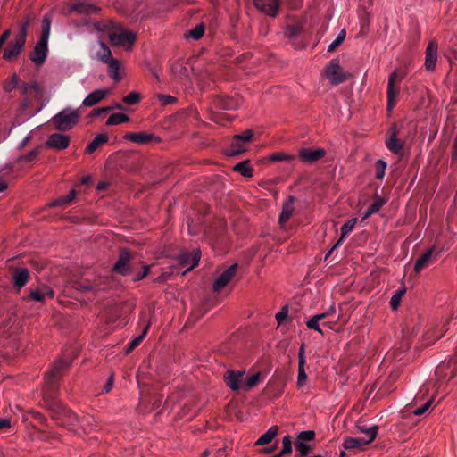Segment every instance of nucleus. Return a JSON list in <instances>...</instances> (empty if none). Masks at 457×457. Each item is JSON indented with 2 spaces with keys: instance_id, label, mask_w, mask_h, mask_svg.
Instances as JSON below:
<instances>
[{
  "instance_id": "obj_62",
  "label": "nucleus",
  "mask_w": 457,
  "mask_h": 457,
  "mask_svg": "<svg viewBox=\"0 0 457 457\" xmlns=\"http://www.w3.org/2000/svg\"><path fill=\"white\" fill-rule=\"evenodd\" d=\"M67 204H69V203L67 202L66 197L65 196H62V197H60L58 199H55L53 202H51L49 204V205L54 207V206H62V205H65Z\"/></svg>"
},
{
  "instance_id": "obj_47",
  "label": "nucleus",
  "mask_w": 457,
  "mask_h": 457,
  "mask_svg": "<svg viewBox=\"0 0 457 457\" xmlns=\"http://www.w3.org/2000/svg\"><path fill=\"white\" fill-rule=\"evenodd\" d=\"M155 98L162 105H169L176 101V98L170 95L156 94Z\"/></svg>"
},
{
  "instance_id": "obj_37",
  "label": "nucleus",
  "mask_w": 457,
  "mask_h": 457,
  "mask_svg": "<svg viewBox=\"0 0 457 457\" xmlns=\"http://www.w3.org/2000/svg\"><path fill=\"white\" fill-rule=\"evenodd\" d=\"M129 116L125 113L116 112L110 115L108 118L106 124L107 125H118L120 123L127 122L129 120Z\"/></svg>"
},
{
  "instance_id": "obj_34",
  "label": "nucleus",
  "mask_w": 457,
  "mask_h": 457,
  "mask_svg": "<svg viewBox=\"0 0 457 457\" xmlns=\"http://www.w3.org/2000/svg\"><path fill=\"white\" fill-rule=\"evenodd\" d=\"M357 430L366 435V440H370V444L376 438L378 435V426L365 427L357 425Z\"/></svg>"
},
{
  "instance_id": "obj_31",
  "label": "nucleus",
  "mask_w": 457,
  "mask_h": 457,
  "mask_svg": "<svg viewBox=\"0 0 457 457\" xmlns=\"http://www.w3.org/2000/svg\"><path fill=\"white\" fill-rule=\"evenodd\" d=\"M385 204V201L379 196L376 195L373 203L368 207L362 216V220L368 219L370 216L375 214Z\"/></svg>"
},
{
  "instance_id": "obj_17",
  "label": "nucleus",
  "mask_w": 457,
  "mask_h": 457,
  "mask_svg": "<svg viewBox=\"0 0 457 457\" xmlns=\"http://www.w3.org/2000/svg\"><path fill=\"white\" fill-rule=\"evenodd\" d=\"M215 104L216 108L221 110H235L240 106L241 101L234 96H222L216 101Z\"/></svg>"
},
{
  "instance_id": "obj_24",
  "label": "nucleus",
  "mask_w": 457,
  "mask_h": 457,
  "mask_svg": "<svg viewBox=\"0 0 457 457\" xmlns=\"http://www.w3.org/2000/svg\"><path fill=\"white\" fill-rule=\"evenodd\" d=\"M104 63L107 64L109 76L115 81H120L121 79V76L119 72L121 66L120 62L116 58H112Z\"/></svg>"
},
{
  "instance_id": "obj_58",
  "label": "nucleus",
  "mask_w": 457,
  "mask_h": 457,
  "mask_svg": "<svg viewBox=\"0 0 457 457\" xmlns=\"http://www.w3.org/2000/svg\"><path fill=\"white\" fill-rule=\"evenodd\" d=\"M76 288L79 290H81V291H95L96 290L95 287L92 284L87 283V282L77 283Z\"/></svg>"
},
{
  "instance_id": "obj_30",
  "label": "nucleus",
  "mask_w": 457,
  "mask_h": 457,
  "mask_svg": "<svg viewBox=\"0 0 457 457\" xmlns=\"http://www.w3.org/2000/svg\"><path fill=\"white\" fill-rule=\"evenodd\" d=\"M357 223V219L353 218L347 220L340 228L341 230V237L337 240V242L335 244V247H337L344 240V237L349 235L354 228L355 225Z\"/></svg>"
},
{
  "instance_id": "obj_32",
  "label": "nucleus",
  "mask_w": 457,
  "mask_h": 457,
  "mask_svg": "<svg viewBox=\"0 0 457 457\" xmlns=\"http://www.w3.org/2000/svg\"><path fill=\"white\" fill-rule=\"evenodd\" d=\"M51 23H52V16L46 14L43 17L41 23V35L40 40L47 41L49 39L50 31H51Z\"/></svg>"
},
{
  "instance_id": "obj_50",
  "label": "nucleus",
  "mask_w": 457,
  "mask_h": 457,
  "mask_svg": "<svg viewBox=\"0 0 457 457\" xmlns=\"http://www.w3.org/2000/svg\"><path fill=\"white\" fill-rule=\"evenodd\" d=\"M315 437V433L312 430L302 431L297 436V442H308L312 441Z\"/></svg>"
},
{
  "instance_id": "obj_26",
  "label": "nucleus",
  "mask_w": 457,
  "mask_h": 457,
  "mask_svg": "<svg viewBox=\"0 0 457 457\" xmlns=\"http://www.w3.org/2000/svg\"><path fill=\"white\" fill-rule=\"evenodd\" d=\"M245 151L246 144L234 137L229 148L226 150V154L228 156H236Z\"/></svg>"
},
{
  "instance_id": "obj_23",
  "label": "nucleus",
  "mask_w": 457,
  "mask_h": 457,
  "mask_svg": "<svg viewBox=\"0 0 457 457\" xmlns=\"http://www.w3.org/2000/svg\"><path fill=\"white\" fill-rule=\"evenodd\" d=\"M370 444V440L365 437H346L344 440L343 446L346 450L362 449L363 446Z\"/></svg>"
},
{
  "instance_id": "obj_63",
  "label": "nucleus",
  "mask_w": 457,
  "mask_h": 457,
  "mask_svg": "<svg viewBox=\"0 0 457 457\" xmlns=\"http://www.w3.org/2000/svg\"><path fill=\"white\" fill-rule=\"evenodd\" d=\"M113 383H114V377H113V375H110L106 381L105 386L103 388L104 392H105V393L110 392L113 386Z\"/></svg>"
},
{
  "instance_id": "obj_49",
  "label": "nucleus",
  "mask_w": 457,
  "mask_h": 457,
  "mask_svg": "<svg viewBox=\"0 0 457 457\" xmlns=\"http://www.w3.org/2000/svg\"><path fill=\"white\" fill-rule=\"evenodd\" d=\"M139 100H140V96L137 92H131L123 97V102L129 105L136 104L137 103L139 102Z\"/></svg>"
},
{
  "instance_id": "obj_61",
  "label": "nucleus",
  "mask_w": 457,
  "mask_h": 457,
  "mask_svg": "<svg viewBox=\"0 0 457 457\" xmlns=\"http://www.w3.org/2000/svg\"><path fill=\"white\" fill-rule=\"evenodd\" d=\"M30 296L33 300H35L37 302H42L45 300L44 295H42L39 289L31 290Z\"/></svg>"
},
{
  "instance_id": "obj_59",
  "label": "nucleus",
  "mask_w": 457,
  "mask_h": 457,
  "mask_svg": "<svg viewBox=\"0 0 457 457\" xmlns=\"http://www.w3.org/2000/svg\"><path fill=\"white\" fill-rule=\"evenodd\" d=\"M27 29L26 25H20V33L15 37L16 40H21L23 45H25L26 36H27Z\"/></svg>"
},
{
  "instance_id": "obj_51",
  "label": "nucleus",
  "mask_w": 457,
  "mask_h": 457,
  "mask_svg": "<svg viewBox=\"0 0 457 457\" xmlns=\"http://www.w3.org/2000/svg\"><path fill=\"white\" fill-rule=\"evenodd\" d=\"M292 452V442L289 436H285L282 439L281 454H287Z\"/></svg>"
},
{
  "instance_id": "obj_28",
  "label": "nucleus",
  "mask_w": 457,
  "mask_h": 457,
  "mask_svg": "<svg viewBox=\"0 0 457 457\" xmlns=\"http://www.w3.org/2000/svg\"><path fill=\"white\" fill-rule=\"evenodd\" d=\"M278 427L271 426L263 435H262L255 442L256 445H264L270 444L278 435Z\"/></svg>"
},
{
  "instance_id": "obj_11",
  "label": "nucleus",
  "mask_w": 457,
  "mask_h": 457,
  "mask_svg": "<svg viewBox=\"0 0 457 457\" xmlns=\"http://www.w3.org/2000/svg\"><path fill=\"white\" fill-rule=\"evenodd\" d=\"M437 61V44L436 41H430L426 48L425 68L428 71H434Z\"/></svg>"
},
{
  "instance_id": "obj_53",
  "label": "nucleus",
  "mask_w": 457,
  "mask_h": 457,
  "mask_svg": "<svg viewBox=\"0 0 457 457\" xmlns=\"http://www.w3.org/2000/svg\"><path fill=\"white\" fill-rule=\"evenodd\" d=\"M318 319L315 316H312L309 320L306 322V326L310 329H313L319 333L322 334V330L320 328Z\"/></svg>"
},
{
  "instance_id": "obj_44",
  "label": "nucleus",
  "mask_w": 457,
  "mask_h": 457,
  "mask_svg": "<svg viewBox=\"0 0 457 457\" xmlns=\"http://www.w3.org/2000/svg\"><path fill=\"white\" fill-rule=\"evenodd\" d=\"M404 294V290L396 291L390 299V306L393 310H396L399 307L402 297Z\"/></svg>"
},
{
  "instance_id": "obj_33",
  "label": "nucleus",
  "mask_w": 457,
  "mask_h": 457,
  "mask_svg": "<svg viewBox=\"0 0 457 457\" xmlns=\"http://www.w3.org/2000/svg\"><path fill=\"white\" fill-rule=\"evenodd\" d=\"M94 26L96 30L105 33L109 37L110 32L114 31L118 25L112 21H104L96 22Z\"/></svg>"
},
{
  "instance_id": "obj_22",
  "label": "nucleus",
  "mask_w": 457,
  "mask_h": 457,
  "mask_svg": "<svg viewBox=\"0 0 457 457\" xmlns=\"http://www.w3.org/2000/svg\"><path fill=\"white\" fill-rule=\"evenodd\" d=\"M433 248L427 250L416 262L414 270L416 273H420L424 268L430 265L435 260H433Z\"/></svg>"
},
{
  "instance_id": "obj_60",
  "label": "nucleus",
  "mask_w": 457,
  "mask_h": 457,
  "mask_svg": "<svg viewBox=\"0 0 457 457\" xmlns=\"http://www.w3.org/2000/svg\"><path fill=\"white\" fill-rule=\"evenodd\" d=\"M149 270H150V266L149 265H144L143 266V271L139 272L138 274H137L134 277V280L139 281V280L143 279L145 277H146L148 275Z\"/></svg>"
},
{
  "instance_id": "obj_42",
  "label": "nucleus",
  "mask_w": 457,
  "mask_h": 457,
  "mask_svg": "<svg viewBox=\"0 0 457 457\" xmlns=\"http://www.w3.org/2000/svg\"><path fill=\"white\" fill-rule=\"evenodd\" d=\"M18 83L19 78L16 74H13L10 79L4 83L3 88L6 92H11L18 86Z\"/></svg>"
},
{
  "instance_id": "obj_27",
  "label": "nucleus",
  "mask_w": 457,
  "mask_h": 457,
  "mask_svg": "<svg viewBox=\"0 0 457 457\" xmlns=\"http://www.w3.org/2000/svg\"><path fill=\"white\" fill-rule=\"evenodd\" d=\"M99 50L96 54V59L102 62L103 63L113 58L112 54L110 48L106 46V44L100 40L98 42Z\"/></svg>"
},
{
  "instance_id": "obj_39",
  "label": "nucleus",
  "mask_w": 457,
  "mask_h": 457,
  "mask_svg": "<svg viewBox=\"0 0 457 457\" xmlns=\"http://www.w3.org/2000/svg\"><path fill=\"white\" fill-rule=\"evenodd\" d=\"M260 379V373H254L251 377H249L247 379L244 380V383L242 384V389L244 390H250L253 387H254Z\"/></svg>"
},
{
  "instance_id": "obj_15",
  "label": "nucleus",
  "mask_w": 457,
  "mask_h": 457,
  "mask_svg": "<svg viewBox=\"0 0 457 457\" xmlns=\"http://www.w3.org/2000/svg\"><path fill=\"white\" fill-rule=\"evenodd\" d=\"M24 46L21 40H16L14 39L12 42H11L8 46L4 49L3 53V58L6 61H10L13 58H16L19 56V54L21 52L22 47Z\"/></svg>"
},
{
  "instance_id": "obj_19",
  "label": "nucleus",
  "mask_w": 457,
  "mask_h": 457,
  "mask_svg": "<svg viewBox=\"0 0 457 457\" xmlns=\"http://www.w3.org/2000/svg\"><path fill=\"white\" fill-rule=\"evenodd\" d=\"M295 198L294 196H288L287 201L283 204L282 212L279 216V223L284 225L292 216L295 210Z\"/></svg>"
},
{
  "instance_id": "obj_45",
  "label": "nucleus",
  "mask_w": 457,
  "mask_h": 457,
  "mask_svg": "<svg viewBox=\"0 0 457 457\" xmlns=\"http://www.w3.org/2000/svg\"><path fill=\"white\" fill-rule=\"evenodd\" d=\"M64 415H65V417L67 419V421H66L65 425H67V426H74L76 424L80 423V420H79V418L78 417V415L75 412H73V411H71L70 410H66L65 412H64Z\"/></svg>"
},
{
  "instance_id": "obj_18",
  "label": "nucleus",
  "mask_w": 457,
  "mask_h": 457,
  "mask_svg": "<svg viewBox=\"0 0 457 457\" xmlns=\"http://www.w3.org/2000/svg\"><path fill=\"white\" fill-rule=\"evenodd\" d=\"M298 376H297V386L303 387L307 381V374L304 370L305 357H304V347L302 346L298 354Z\"/></svg>"
},
{
  "instance_id": "obj_2",
  "label": "nucleus",
  "mask_w": 457,
  "mask_h": 457,
  "mask_svg": "<svg viewBox=\"0 0 457 457\" xmlns=\"http://www.w3.org/2000/svg\"><path fill=\"white\" fill-rule=\"evenodd\" d=\"M322 75L334 86L339 85L351 78V74L344 71L337 59L331 60L327 64L322 71Z\"/></svg>"
},
{
  "instance_id": "obj_40",
  "label": "nucleus",
  "mask_w": 457,
  "mask_h": 457,
  "mask_svg": "<svg viewBox=\"0 0 457 457\" xmlns=\"http://www.w3.org/2000/svg\"><path fill=\"white\" fill-rule=\"evenodd\" d=\"M346 36V32L345 29H342L337 36L336 39L328 46V52L331 53L336 50L337 46H339L345 40Z\"/></svg>"
},
{
  "instance_id": "obj_25",
  "label": "nucleus",
  "mask_w": 457,
  "mask_h": 457,
  "mask_svg": "<svg viewBox=\"0 0 457 457\" xmlns=\"http://www.w3.org/2000/svg\"><path fill=\"white\" fill-rule=\"evenodd\" d=\"M387 148L394 154H399L403 149V143L397 138V132L395 128L392 129V133L386 140Z\"/></svg>"
},
{
  "instance_id": "obj_36",
  "label": "nucleus",
  "mask_w": 457,
  "mask_h": 457,
  "mask_svg": "<svg viewBox=\"0 0 457 457\" xmlns=\"http://www.w3.org/2000/svg\"><path fill=\"white\" fill-rule=\"evenodd\" d=\"M234 170L239 172L244 177L250 178L253 176V170L248 161H244L236 164Z\"/></svg>"
},
{
  "instance_id": "obj_56",
  "label": "nucleus",
  "mask_w": 457,
  "mask_h": 457,
  "mask_svg": "<svg viewBox=\"0 0 457 457\" xmlns=\"http://www.w3.org/2000/svg\"><path fill=\"white\" fill-rule=\"evenodd\" d=\"M432 403H433V399L428 400L423 405H421L420 407L417 408L413 411V413L416 416H420V415L424 414L429 409V407L431 406Z\"/></svg>"
},
{
  "instance_id": "obj_10",
  "label": "nucleus",
  "mask_w": 457,
  "mask_h": 457,
  "mask_svg": "<svg viewBox=\"0 0 457 457\" xmlns=\"http://www.w3.org/2000/svg\"><path fill=\"white\" fill-rule=\"evenodd\" d=\"M71 363L70 358L62 357L57 360L53 365L52 369L46 374L45 381L46 384L52 385L62 369L69 366Z\"/></svg>"
},
{
  "instance_id": "obj_3",
  "label": "nucleus",
  "mask_w": 457,
  "mask_h": 457,
  "mask_svg": "<svg viewBox=\"0 0 457 457\" xmlns=\"http://www.w3.org/2000/svg\"><path fill=\"white\" fill-rule=\"evenodd\" d=\"M136 39V34L132 31L116 27L114 31L109 34V40L112 46H122L126 50H130Z\"/></svg>"
},
{
  "instance_id": "obj_16",
  "label": "nucleus",
  "mask_w": 457,
  "mask_h": 457,
  "mask_svg": "<svg viewBox=\"0 0 457 457\" xmlns=\"http://www.w3.org/2000/svg\"><path fill=\"white\" fill-rule=\"evenodd\" d=\"M325 155V151L321 148L310 149L303 148L300 150V158L305 162H312L320 160Z\"/></svg>"
},
{
  "instance_id": "obj_12",
  "label": "nucleus",
  "mask_w": 457,
  "mask_h": 457,
  "mask_svg": "<svg viewBox=\"0 0 457 457\" xmlns=\"http://www.w3.org/2000/svg\"><path fill=\"white\" fill-rule=\"evenodd\" d=\"M123 138L125 140H129L138 145H146L152 142L154 139L159 140L157 137H155L152 133L146 132H130L124 135Z\"/></svg>"
},
{
  "instance_id": "obj_35",
  "label": "nucleus",
  "mask_w": 457,
  "mask_h": 457,
  "mask_svg": "<svg viewBox=\"0 0 457 457\" xmlns=\"http://www.w3.org/2000/svg\"><path fill=\"white\" fill-rule=\"evenodd\" d=\"M149 327H150V323L148 322L143 331L141 332L140 335H138L137 337H134L129 344L128 345L126 346V353H129L131 352L133 349H135L139 344L140 342L143 340V338L145 337V335L147 334V331L149 329Z\"/></svg>"
},
{
  "instance_id": "obj_29",
  "label": "nucleus",
  "mask_w": 457,
  "mask_h": 457,
  "mask_svg": "<svg viewBox=\"0 0 457 457\" xmlns=\"http://www.w3.org/2000/svg\"><path fill=\"white\" fill-rule=\"evenodd\" d=\"M108 141V137L105 134H97L92 141H90L86 148V153L90 154L94 153L100 145Z\"/></svg>"
},
{
  "instance_id": "obj_20",
  "label": "nucleus",
  "mask_w": 457,
  "mask_h": 457,
  "mask_svg": "<svg viewBox=\"0 0 457 457\" xmlns=\"http://www.w3.org/2000/svg\"><path fill=\"white\" fill-rule=\"evenodd\" d=\"M29 272L25 268H17L14 270L12 279L14 286L21 289L29 281Z\"/></svg>"
},
{
  "instance_id": "obj_8",
  "label": "nucleus",
  "mask_w": 457,
  "mask_h": 457,
  "mask_svg": "<svg viewBox=\"0 0 457 457\" xmlns=\"http://www.w3.org/2000/svg\"><path fill=\"white\" fill-rule=\"evenodd\" d=\"M237 265L233 264L224 270L213 282V291L220 292L232 279L237 271Z\"/></svg>"
},
{
  "instance_id": "obj_1",
  "label": "nucleus",
  "mask_w": 457,
  "mask_h": 457,
  "mask_svg": "<svg viewBox=\"0 0 457 457\" xmlns=\"http://www.w3.org/2000/svg\"><path fill=\"white\" fill-rule=\"evenodd\" d=\"M80 112L79 109L66 107L52 117L54 129L60 131L71 129L79 120Z\"/></svg>"
},
{
  "instance_id": "obj_41",
  "label": "nucleus",
  "mask_w": 457,
  "mask_h": 457,
  "mask_svg": "<svg viewBox=\"0 0 457 457\" xmlns=\"http://www.w3.org/2000/svg\"><path fill=\"white\" fill-rule=\"evenodd\" d=\"M269 160L270 162H282V161L288 162V161L293 160V156H291L287 154L282 153V152H276V153L271 154L269 156Z\"/></svg>"
},
{
  "instance_id": "obj_52",
  "label": "nucleus",
  "mask_w": 457,
  "mask_h": 457,
  "mask_svg": "<svg viewBox=\"0 0 457 457\" xmlns=\"http://www.w3.org/2000/svg\"><path fill=\"white\" fill-rule=\"evenodd\" d=\"M39 148L29 151L27 154L21 155L18 158L19 162H31L38 154Z\"/></svg>"
},
{
  "instance_id": "obj_21",
  "label": "nucleus",
  "mask_w": 457,
  "mask_h": 457,
  "mask_svg": "<svg viewBox=\"0 0 457 457\" xmlns=\"http://www.w3.org/2000/svg\"><path fill=\"white\" fill-rule=\"evenodd\" d=\"M200 256L201 253L199 249L195 250L192 254L185 253L180 255V262L185 266L187 265L188 268L187 269V270H190L198 265Z\"/></svg>"
},
{
  "instance_id": "obj_9",
  "label": "nucleus",
  "mask_w": 457,
  "mask_h": 457,
  "mask_svg": "<svg viewBox=\"0 0 457 457\" xmlns=\"http://www.w3.org/2000/svg\"><path fill=\"white\" fill-rule=\"evenodd\" d=\"M245 371L242 370H228L224 376L227 386L231 390L242 389V384L244 383L243 377Z\"/></svg>"
},
{
  "instance_id": "obj_57",
  "label": "nucleus",
  "mask_w": 457,
  "mask_h": 457,
  "mask_svg": "<svg viewBox=\"0 0 457 457\" xmlns=\"http://www.w3.org/2000/svg\"><path fill=\"white\" fill-rule=\"evenodd\" d=\"M41 292L42 295H44V298H54V293L48 286H42L40 288H38Z\"/></svg>"
},
{
  "instance_id": "obj_48",
  "label": "nucleus",
  "mask_w": 457,
  "mask_h": 457,
  "mask_svg": "<svg viewBox=\"0 0 457 457\" xmlns=\"http://www.w3.org/2000/svg\"><path fill=\"white\" fill-rule=\"evenodd\" d=\"M386 162L383 160H378L376 162V178L382 179L385 176Z\"/></svg>"
},
{
  "instance_id": "obj_5",
  "label": "nucleus",
  "mask_w": 457,
  "mask_h": 457,
  "mask_svg": "<svg viewBox=\"0 0 457 457\" xmlns=\"http://www.w3.org/2000/svg\"><path fill=\"white\" fill-rule=\"evenodd\" d=\"M48 42L40 40L37 42L33 51L30 54V60L37 65L41 66L47 57Z\"/></svg>"
},
{
  "instance_id": "obj_55",
  "label": "nucleus",
  "mask_w": 457,
  "mask_h": 457,
  "mask_svg": "<svg viewBox=\"0 0 457 457\" xmlns=\"http://www.w3.org/2000/svg\"><path fill=\"white\" fill-rule=\"evenodd\" d=\"M288 315V309L287 306H284L280 312H278L276 315H275V318H276V320L278 321V324L280 325L282 324L285 320L287 319Z\"/></svg>"
},
{
  "instance_id": "obj_4",
  "label": "nucleus",
  "mask_w": 457,
  "mask_h": 457,
  "mask_svg": "<svg viewBox=\"0 0 457 457\" xmlns=\"http://www.w3.org/2000/svg\"><path fill=\"white\" fill-rule=\"evenodd\" d=\"M254 6L262 13L276 17L281 4L280 0H253Z\"/></svg>"
},
{
  "instance_id": "obj_13",
  "label": "nucleus",
  "mask_w": 457,
  "mask_h": 457,
  "mask_svg": "<svg viewBox=\"0 0 457 457\" xmlns=\"http://www.w3.org/2000/svg\"><path fill=\"white\" fill-rule=\"evenodd\" d=\"M397 72L396 71H393L388 78V83H387V90H386V97H387V103H386V108L388 111H391L395 104L396 102V96H397V90L395 88V81L396 79Z\"/></svg>"
},
{
  "instance_id": "obj_43",
  "label": "nucleus",
  "mask_w": 457,
  "mask_h": 457,
  "mask_svg": "<svg viewBox=\"0 0 457 457\" xmlns=\"http://www.w3.org/2000/svg\"><path fill=\"white\" fill-rule=\"evenodd\" d=\"M204 28L203 24L197 25L193 29L189 30L188 33L186 35L187 37H192L195 40L201 38L204 35Z\"/></svg>"
},
{
  "instance_id": "obj_14",
  "label": "nucleus",
  "mask_w": 457,
  "mask_h": 457,
  "mask_svg": "<svg viewBox=\"0 0 457 457\" xmlns=\"http://www.w3.org/2000/svg\"><path fill=\"white\" fill-rule=\"evenodd\" d=\"M108 92L109 91L107 89L104 88H99L92 91L84 98L81 106L91 107L97 104L106 97Z\"/></svg>"
},
{
  "instance_id": "obj_38",
  "label": "nucleus",
  "mask_w": 457,
  "mask_h": 457,
  "mask_svg": "<svg viewBox=\"0 0 457 457\" xmlns=\"http://www.w3.org/2000/svg\"><path fill=\"white\" fill-rule=\"evenodd\" d=\"M211 120L215 123L225 125L227 122L232 120V117L226 113L212 111L211 113Z\"/></svg>"
},
{
  "instance_id": "obj_64",
  "label": "nucleus",
  "mask_w": 457,
  "mask_h": 457,
  "mask_svg": "<svg viewBox=\"0 0 457 457\" xmlns=\"http://www.w3.org/2000/svg\"><path fill=\"white\" fill-rule=\"evenodd\" d=\"M11 427V421L9 419L0 418V430L8 428Z\"/></svg>"
},
{
  "instance_id": "obj_54",
  "label": "nucleus",
  "mask_w": 457,
  "mask_h": 457,
  "mask_svg": "<svg viewBox=\"0 0 457 457\" xmlns=\"http://www.w3.org/2000/svg\"><path fill=\"white\" fill-rule=\"evenodd\" d=\"M235 137L237 138L238 140L240 139L241 141L247 145V143L253 137V131L251 129H246L243 133L236 135Z\"/></svg>"
},
{
  "instance_id": "obj_46",
  "label": "nucleus",
  "mask_w": 457,
  "mask_h": 457,
  "mask_svg": "<svg viewBox=\"0 0 457 457\" xmlns=\"http://www.w3.org/2000/svg\"><path fill=\"white\" fill-rule=\"evenodd\" d=\"M295 449L300 453L301 457H304L311 452L312 447L307 443L299 441L296 443Z\"/></svg>"
},
{
  "instance_id": "obj_6",
  "label": "nucleus",
  "mask_w": 457,
  "mask_h": 457,
  "mask_svg": "<svg viewBox=\"0 0 457 457\" xmlns=\"http://www.w3.org/2000/svg\"><path fill=\"white\" fill-rule=\"evenodd\" d=\"M70 137L62 133H54L48 137L46 146L55 150H63L70 145Z\"/></svg>"
},
{
  "instance_id": "obj_7",
  "label": "nucleus",
  "mask_w": 457,
  "mask_h": 457,
  "mask_svg": "<svg viewBox=\"0 0 457 457\" xmlns=\"http://www.w3.org/2000/svg\"><path fill=\"white\" fill-rule=\"evenodd\" d=\"M130 259L131 254L129 250L122 249L120 253L117 262L112 268V270L123 276L129 275L130 273V268L129 266Z\"/></svg>"
}]
</instances>
